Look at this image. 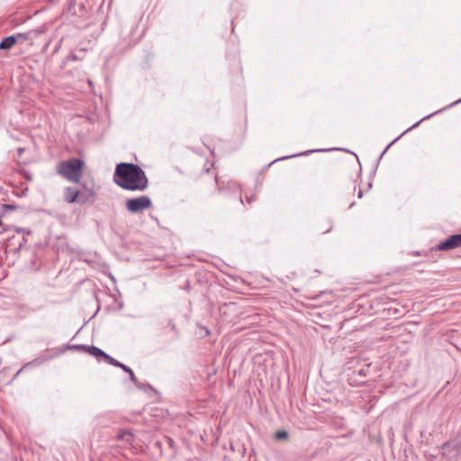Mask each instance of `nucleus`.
<instances>
[{"label": "nucleus", "instance_id": "1", "mask_svg": "<svg viewBox=\"0 0 461 461\" xmlns=\"http://www.w3.org/2000/svg\"><path fill=\"white\" fill-rule=\"evenodd\" d=\"M113 181L121 188L129 191H144L149 185L145 171L139 165L127 162L116 165Z\"/></svg>", "mask_w": 461, "mask_h": 461}, {"label": "nucleus", "instance_id": "2", "mask_svg": "<svg viewBox=\"0 0 461 461\" xmlns=\"http://www.w3.org/2000/svg\"><path fill=\"white\" fill-rule=\"evenodd\" d=\"M84 161L77 158H71L58 164L57 173L66 180L80 184L83 176Z\"/></svg>", "mask_w": 461, "mask_h": 461}, {"label": "nucleus", "instance_id": "3", "mask_svg": "<svg viewBox=\"0 0 461 461\" xmlns=\"http://www.w3.org/2000/svg\"><path fill=\"white\" fill-rule=\"evenodd\" d=\"M14 229L18 233L19 237L15 235L8 236L6 238V247L10 251L17 253L27 242V238L25 236L32 234V230L20 227H14Z\"/></svg>", "mask_w": 461, "mask_h": 461}, {"label": "nucleus", "instance_id": "4", "mask_svg": "<svg viewBox=\"0 0 461 461\" xmlns=\"http://www.w3.org/2000/svg\"><path fill=\"white\" fill-rule=\"evenodd\" d=\"M125 207L131 213H138L152 207L151 199L148 195H140L127 199Z\"/></svg>", "mask_w": 461, "mask_h": 461}, {"label": "nucleus", "instance_id": "5", "mask_svg": "<svg viewBox=\"0 0 461 461\" xmlns=\"http://www.w3.org/2000/svg\"><path fill=\"white\" fill-rule=\"evenodd\" d=\"M459 247H461V233L449 236L446 240L440 241L433 249L436 251L450 250Z\"/></svg>", "mask_w": 461, "mask_h": 461}, {"label": "nucleus", "instance_id": "6", "mask_svg": "<svg viewBox=\"0 0 461 461\" xmlns=\"http://www.w3.org/2000/svg\"><path fill=\"white\" fill-rule=\"evenodd\" d=\"M109 365L111 366H116V367H119L122 369V372H125L127 374H129V377H130V380L134 383V384L139 387V388H142V384L137 380L133 371L131 370V367H129L128 366L119 362L118 360H116L115 358H113V357H111V360L108 361Z\"/></svg>", "mask_w": 461, "mask_h": 461}, {"label": "nucleus", "instance_id": "7", "mask_svg": "<svg viewBox=\"0 0 461 461\" xmlns=\"http://www.w3.org/2000/svg\"><path fill=\"white\" fill-rule=\"evenodd\" d=\"M84 351L95 357L98 362L104 361L105 363H108V361L111 360L110 355H108L104 350L95 346L86 345V348L84 349Z\"/></svg>", "mask_w": 461, "mask_h": 461}, {"label": "nucleus", "instance_id": "8", "mask_svg": "<svg viewBox=\"0 0 461 461\" xmlns=\"http://www.w3.org/2000/svg\"><path fill=\"white\" fill-rule=\"evenodd\" d=\"M84 351L95 357L98 362L104 361L105 363H108V361L111 360L110 355H108L104 350L95 346L86 345V348L84 349Z\"/></svg>", "mask_w": 461, "mask_h": 461}, {"label": "nucleus", "instance_id": "9", "mask_svg": "<svg viewBox=\"0 0 461 461\" xmlns=\"http://www.w3.org/2000/svg\"><path fill=\"white\" fill-rule=\"evenodd\" d=\"M82 190H79V204L93 203L95 192L86 186V184H81Z\"/></svg>", "mask_w": 461, "mask_h": 461}, {"label": "nucleus", "instance_id": "10", "mask_svg": "<svg viewBox=\"0 0 461 461\" xmlns=\"http://www.w3.org/2000/svg\"><path fill=\"white\" fill-rule=\"evenodd\" d=\"M64 200L68 203H79V190L72 186L65 187Z\"/></svg>", "mask_w": 461, "mask_h": 461}, {"label": "nucleus", "instance_id": "11", "mask_svg": "<svg viewBox=\"0 0 461 461\" xmlns=\"http://www.w3.org/2000/svg\"><path fill=\"white\" fill-rule=\"evenodd\" d=\"M439 111L438 112H435L434 114L438 113ZM433 115L432 114H429V115H427L425 117H423L421 120H420L419 122H417L416 123H414L412 126H411L410 128H408L406 131H404L401 135H399L397 138H395L393 141H391L387 146L386 148L384 149V151L380 154L378 159H377V163H379V161L382 159L383 156L384 155V153L388 150V149L393 145L394 144L404 133H406L407 131H411V129L417 127L422 121L426 120V119H429L430 118L431 116Z\"/></svg>", "mask_w": 461, "mask_h": 461}, {"label": "nucleus", "instance_id": "12", "mask_svg": "<svg viewBox=\"0 0 461 461\" xmlns=\"http://www.w3.org/2000/svg\"><path fill=\"white\" fill-rule=\"evenodd\" d=\"M330 149H310V150H306V151H303V152H301V153H298V154L290 155V156H285V157L278 158L273 160L272 162H270L267 165V167H270L272 164H274L276 161L289 159V158H296V157H300V156H307V155L312 154L313 152H325V151H330Z\"/></svg>", "mask_w": 461, "mask_h": 461}, {"label": "nucleus", "instance_id": "13", "mask_svg": "<svg viewBox=\"0 0 461 461\" xmlns=\"http://www.w3.org/2000/svg\"><path fill=\"white\" fill-rule=\"evenodd\" d=\"M17 43V36L10 35L7 37H5L0 41V50H7L12 49L15 44Z\"/></svg>", "mask_w": 461, "mask_h": 461}, {"label": "nucleus", "instance_id": "14", "mask_svg": "<svg viewBox=\"0 0 461 461\" xmlns=\"http://www.w3.org/2000/svg\"><path fill=\"white\" fill-rule=\"evenodd\" d=\"M116 438L118 440H123L129 444H131L134 439V435L131 430L120 429L116 435Z\"/></svg>", "mask_w": 461, "mask_h": 461}, {"label": "nucleus", "instance_id": "15", "mask_svg": "<svg viewBox=\"0 0 461 461\" xmlns=\"http://www.w3.org/2000/svg\"><path fill=\"white\" fill-rule=\"evenodd\" d=\"M441 448L444 450V452L442 453L444 456L446 455V451H454L456 454L458 453L459 451V448L457 447L456 445H454L452 442H445L442 446H441Z\"/></svg>", "mask_w": 461, "mask_h": 461}, {"label": "nucleus", "instance_id": "16", "mask_svg": "<svg viewBox=\"0 0 461 461\" xmlns=\"http://www.w3.org/2000/svg\"><path fill=\"white\" fill-rule=\"evenodd\" d=\"M48 359H49V357H46V356H41V357H37V358H35V359H33V360H32V361H30V362L26 363V364H25V366H26V368H27L28 366H40V365L43 364V363H44L45 361H47Z\"/></svg>", "mask_w": 461, "mask_h": 461}, {"label": "nucleus", "instance_id": "17", "mask_svg": "<svg viewBox=\"0 0 461 461\" xmlns=\"http://www.w3.org/2000/svg\"><path fill=\"white\" fill-rule=\"evenodd\" d=\"M32 32L39 33L40 32L39 31H31V32H23V33H17V34H14V36H17V40L19 38H21L23 41H26V40H29L31 38V34Z\"/></svg>", "mask_w": 461, "mask_h": 461}, {"label": "nucleus", "instance_id": "18", "mask_svg": "<svg viewBox=\"0 0 461 461\" xmlns=\"http://www.w3.org/2000/svg\"><path fill=\"white\" fill-rule=\"evenodd\" d=\"M164 443L167 444L173 451L176 450V443L171 438L165 437Z\"/></svg>", "mask_w": 461, "mask_h": 461}, {"label": "nucleus", "instance_id": "19", "mask_svg": "<svg viewBox=\"0 0 461 461\" xmlns=\"http://www.w3.org/2000/svg\"><path fill=\"white\" fill-rule=\"evenodd\" d=\"M277 439H285L288 438V433L285 430H278L275 434Z\"/></svg>", "mask_w": 461, "mask_h": 461}, {"label": "nucleus", "instance_id": "20", "mask_svg": "<svg viewBox=\"0 0 461 461\" xmlns=\"http://www.w3.org/2000/svg\"><path fill=\"white\" fill-rule=\"evenodd\" d=\"M67 348L68 349H75V350H78V351H84V349L86 348V345H84V344L68 345Z\"/></svg>", "mask_w": 461, "mask_h": 461}, {"label": "nucleus", "instance_id": "21", "mask_svg": "<svg viewBox=\"0 0 461 461\" xmlns=\"http://www.w3.org/2000/svg\"><path fill=\"white\" fill-rule=\"evenodd\" d=\"M369 367H370V364H368L366 367L357 370V374L360 376H366Z\"/></svg>", "mask_w": 461, "mask_h": 461}, {"label": "nucleus", "instance_id": "22", "mask_svg": "<svg viewBox=\"0 0 461 461\" xmlns=\"http://www.w3.org/2000/svg\"><path fill=\"white\" fill-rule=\"evenodd\" d=\"M17 207L18 206L15 205V204H8V203H5V204L2 205V208H3L4 212H6L8 210H15V209H17Z\"/></svg>", "mask_w": 461, "mask_h": 461}, {"label": "nucleus", "instance_id": "23", "mask_svg": "<svg viewBox=\"0 0 461 461\" xmlns=\"http://www.w3.org/2000/svg\"><path fill=\"white\" fill-rule=\"evenodd\" d=\"M168 326L170 327V329L172 330H174L176 333H178L176 328V324L174 323V321L172 320H169L168 321Z\"/></svg>", "mask_w": 461, "mask_h": 461}, {"label": "nucleus", "instance_id": "24", "mask_svg": "<svg viewBox=\"0 0 461 461\" xmlns=\"http://www.w3.org/2000/svg\"><path fill=\"white\" fill-rule=\"evenodd\" d=\"M25 368H26V366H25V365H24L22 368H20V369L16 372V374H15V375H14V378H16L18 375H21V373H22Z\"/></svg>", "mask_w": 461, "mask_h": 461}, {"label": "nucleus", "instance_id": "25", "mask_svg": "<svg viewBox=\"0 0 461 461\" xmlns=\"http://www.w3.org/2000/svg\"><path fill=\"white\" fill-rule=\"evenodd\" d=\"M25 368H26V366H25V365H24L22 368H20V369L16 372V374H15V375H14V378H16L18 375H21V373H22Z\"/></svg>", "mask_w": 461, "mask_h": 461}, {"label": "nucleus", "instance_id": "26", "mask_svg": "<svg viewBox=\"0 0 461 461\" xmlns=\"http://www.w3.org/2000/svg\"><path fill=\"white\" fill-rule=\"evenodd\" d=\"M68 59H71V60H75V59H77V57H76V55L71 54V55H69V56L68 57Z\"/></svg>", "mask_w": 461, "mask_h": 461}, {"label": "nucleus", "instance_id": "27", "mask_svg": "<svg viewBox=\"0 0 461 461\" xmlns=\"http://www.w3.org/2000/svg\"><path fill=\"white\" fill-rule=\"evenodd\" d=\"M254 200V196L247 197V201L249 203H250Z\"/></svg>", "mask_w": 461, "mask_h": 461}, {"label": "nucleus", "instance_id": "28", "mask_svg": "<svg viewBox=\"0 0 461 461\" xmlns=\"http://www.w3.org/2000/svg\"><path fill=\"white\" fill-rule=\"evenodd\" d=\"M362 196H363V191H362V190H360V191L358 192V194H357V197H358V198H361Z\"/></svg>", "mask_w": 461, "mask_h": 461}, {"label": "nucleus", "instance_id": "29", "mask_svg": "<svg viewBox=\"0 0 461 461\" xmlns=\"http://www.w3.org/2000/svg\"><path fill=\"white\" fill-rule=\"evenodd\" d=\"M459 103H461V98H460V99H458L457 101L454 102L450 106L455 105V104H459Z\"/></svg>", "mask_w": 461, "mask_h": 461}, {"label": "nucleus", "instance_id": "30", "mask_svg": "<svg viewBox=\"0 0 461 461\" xmlns=\"http://www.w3.org/2000/svg\"><path fill=\"white\" fill-rule=\"evenodd\" d=\"M331 229H332V226H330L329 229H327V230H326L325 231H323V232H324V233H327V232L330 231V230H331Z\"/></svg>", "mask_w": 461, "mask_h": 461}, {"label": "nucleus", "instance_id": "31", "mask_svg": "<svg viewBox=\"0 0 461 461\" xmlns=\"http://www.w3.org/2000/svg\"><path fill=\"white\" fill-rule=\"evenodd\" d=\"M355 205V202H352L349 205V208L353 207Z\"/></svg>", "mask_w": 461, "mask_h": 461}, {"label": "nucleus", "instance_id": "32", "mask_svg": "<svg viewBox=\"0 0 461 461\" xmlns=\"http://www.w3.org/2000/svg\"><path fill=\"white\" fill-rule=\"evenodd\" d=\"M0 233H2V230H0Z\"/></svg>", "mask_w": 461, "mask_h": 461}]
</instances>
